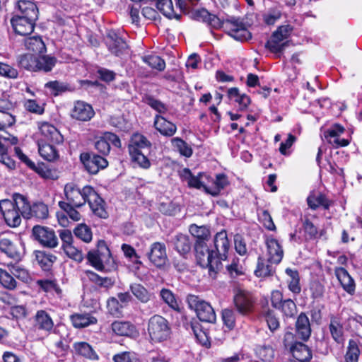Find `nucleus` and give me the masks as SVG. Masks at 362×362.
<instances>
[{"label":"nucleus","mask_w":362,"mask_h":362,"mask_svg":"<svg viewBox=\"0 0 362 362\" xmlns=\"http://www.w3.org/2000/svg\"><path fill=\"white\" fill-rule=\"evenodd\" d=\"M296 333L303 340L307 341L311 334V328L309 319L304 313H301L296 322Z\"/></svg>","instance_id":"c756f323"},{"label":"nucleus","mask_w":362,"mask_h":362,"mask_svg":"<svg viewBox=\"0 0 362 362\" xmlns=\"http://www.w3.org/2000/svg\"><path fill=\"white\" fill-rule=\"evenodd\" d=\"M32 233L35 240L44 247L52 249L59 244L54 230L49 227L37 225L33 228Z\"/></svg>","instance_id":"9b49d317"},{"label":"nucleus","mask_w":362,"mask_h":362,"mask_svg":"<svg viewBox=\"0 0 362 362\" xmlns=\"http://www.w3.org/2000/svg\"><path fill=\"white\" fill-rule=\"evenodd\" d=\"M58 205L60 207V209L65 211L66 214L69 216V217L74 221H78L79 220H81V215L76 210L77 208H80L81 206L69 205L63 202H59Z\"/></svg>","instance_id":"e2e57ef3"},{"label":"nucleus","mask_w":362,"mask_h":362,"mask_svg":"<svg viewBox=\"0 0 362 362\" xmlns=\"http://www.w3.org/2000/svg\"><path fill=\"white\" fill-rule=\"evenodd\" d=\"M233 302L237 310L242 315H247L253 312L256 299L252 293L238 289L233 297Z\"/></svg>","instance_id":"f8f14e48"},{"label":"nucleus","mask_w":362,"mask_h":362,"mask_svg":"<svg viewBox=\"0 0 362 362\" xmlns=\"http://www.w3.org/2000/svg\"><path fill=\"white\" fill-rule=\"evenodd\" d=\"M86 188V186L81 189L74 183H67L65 185L64 189L65 200L60 201L59 202L74 205L75 206H83L86 203V198L84 196Z\"/></svg>","instance_id":"4468645a"},{"label":"nucleus","mask_w":362,"mask_h":362,"mask_svg":"<svg viewBox=\"0 0 362 362\" xmlns=\"http://www.w3.org/2000/svg\"><path fill=\"white\" fill-rule=\"evenodd\" d=\"M113 361L115 362H141L137 354L132 351L116 354L113 357Z\"/></svg>","instance_id":"338daca9"},{"label":"nucleus","mask_w":362,"mask_h":362,"mask_svg":"<svg viewBox=\"0 0 362 362\" xmlns=\"http://www.w3.org/2000/svg\"><path fill=\"white\" fill-rule=\"evenodd\" d=\"M0 284L6 288L13 290L16 288L17 282L13 276L10 273L0 268Z\"/></svg>","instance_id":"4d7b16f0"},{"label":"nucleus","mask_w":362,"mask_h":362,"mask_svg":"<svg viewBox=\"0 0 362 362\" xmlns=\"http://www.w3.org/2000/svg\"><path fill=\"white\" fill-rule=\"evenodd\" d=\"M344 127L335 124L331 128L325 132V137L327 142L334 148L344 147L349 144V141L341 139L339 136L344 132Z\"/></svg>","instance_id":"aec40b11"},{"label":"nucleus","mask_w":362,"mask_h":362,"mask_svg":"<svg viewBox=\"0 0 362 362\" xmlns=\"http://www.w3.org/2000/svg\"><path fill=\"white\" fill-rule=\"evenodd\" d=\"M147 334L152 343H160L170 339L172 329L169 321L160 315L151 316L147 322Z\"/></svg>","instance_id":"7ed1b4c3"},{"label":"nucleus","mask_w":362,"mask_h":362,"mask_svg":"<svg viewBox=\"0 0 362 362\" xmlns=\"http://www.w3.org/2000/svg\"><path fill=\"white\" fill-rule=\"evenodd\" d=\"M84 196L86 198V202L93 213L101 218H107L108 214L105 208V202L96 192L94 188L90 185H86Z\"/></svg>","instance_id":"ddd939ff"},{"label":"nucleus","mask_w":362,"mask_h":362,"mask_svg":"<svg viewBox=\"0 0 362 362\" xmlns=\"http://www.w3.org/2000/svg\"><path fill=\"white\" fill-rule=\"evenodd\" d=\"M13 200L3 199L0 201V211L4 218L10 227L16 228L21 223V217L23 216L22 205L18 204L20 198H23V195L20 194H13Z\"/></svg>","instance_id":"423d86ee"},{"label":"nucleus","mask_w":362,"mask_h":362,"mask_svg":"<svg viewBox=\"0 0 362 362\" xmlns=\"http://www.w3.org/2000/svg\"><path fill=\"white\" fill-rule=\"evenodd\" d=\"M45 88L49 89L51 94L54 96L74 90V88L71 84L60 81H49L45 84Z\"/></svg>","instance_id":"c9c22d12"},{"label":"nucleus","mask_w":362,"mask_h":362,"mask_svg":"<svg viewBox=\"0 0 362 362\" xmlns=\"http://www.w3.org/2000/svg\"><path fill=\"white\" fill-rule=\"evenodd\" d=\"M17 62L18 66L25 70L49 72L55 66L57 59L54 57L47 55L37 57L33 54H25L20 55Z\"/></svg>","instance_id":"20e7f679"},{"label":"nucleus","mask_w":362,"mask_h":362,"mask_svg":"<svg viewBox=\"0 0 362 362\" xmlns=\"http://www.w3.org/2000/svg\"><path fill=\"white\" fill-rule=\"evenodd\" d=\"M33 327L35 330L49 334L54 327V322L46 310H37L33 317Z\"/></svg>","instance_id":"a211bd4d"},{"label":"nucleus","mask_w":362,"mask_h":362,"mask_svg":"<svg viewBox=\"0 0 362 362\" xmlns=\"http://www.w3.org/2000/svg\"><path fill=\"white\" fill-rule=\"evenodd\" d=\"M25 46L28 49L31 50L35 53H41L45 49L43 41L38 36L26 38L25 40Z\"/></svg>","instance_id":"de8ad7c7"},{"label":"nucleus","mask_w":362,"mask_h":362,"mask_svg":"<svg viewBox=\"0 0 362 362\" xmlns=\"http://www.w3.org/2000/svg\"><path fill=\"white\" fill-rule=\"evenodd\" d=\"M307 203L309 207L313 210L317 209L320 206H323L325 209H328L331 204L325 194H320L318 196H315L313 193L310 194L308 197Z\"/></svg>","instance_id":"a19ab883"},{"label":"nucleus","mask_w":362,"mask_h":362,"mask_svg":"<svg viewBox=\"0 0 362 362\" xmlns=\"http://www.w3.org/2000/svg\"><path fill=\"white\" fill-rule=\"evenodd\" d=\"M85 274L87 278L100 288L109 289L115 284V280L110 277H102L94 272L86 270Z\"/></svg>","instance_id":"4c0bfd02"},{"label":"nucleus","mask_w":362,"mask_h":362,"mask_svg":"<svg viewBox=\"0 0 362 362\" xmlns=\"http://www.w3.org/2000/svg\"><path fill=\"white\" fill-rule=\"evenodd\" d=\"M156 8L167 18L180 19V15L175 13L171 0H158Z\"/></svg>","instance_id":"79ce46f5"},{"label":"nucleus","mask_w":362,"mask_h":362,"mask_svg":"<svg viewBox=\"0 0 362 362\" xmlns=\"http://www.w3.org/2000/svg\"><path fill=\"white\" fill-rule=\"evenodd\" d=\"M255 354L263 361H270L274 356V351L269 345H259L255 348Z\"/></svg>","instance_id":"3c124183"},{"label":"nucleus","mask_w":362,"mask_h":362,"mask_svg":"<svg viewBox=\"0 0 362 362\" xmlns=\"http://www.w3.org/2000/svg\"><path fill=\"white\" fill-rule=\"evenodd\" d=\"M279 310L286 317H293L297 312L296 303L291 299L284 300Z\"/></svg>","instance_id":"69168bd1"},{"label":"nucleus","mask_w":362,"mask_h":362,"mask_svg":"<svg viewBox=\"0 0 362 362\" xmlns=\"http://www.w3.org/2000/svg\"><path fill=\"white\" fill-rule=\"evenodd\" d=\"M8 268L13 276L23 282H28L31 279L28 271L18 264H11L8 265Z\"/></svg>","instance_id":"49530a36"},{"label":"nucleus","mask_w":362,"mask_h":362,"mask_svg":"<svg viewBox=\"0 0 362 362\" xmlns=\"http://www.w3.org/2000/svg\"><path fill=\"white\" fill-rule=\"evenodd\" d=\"M35 21L19 16H14L11 20V23L16 33L20 35H28L33 32Z\"/></svg>","instance_id":"b1692460"},{"label":"nucleus","mask_w":362,"mask_h":362,"mask_svg":"<svg viewBox=\"0 0 362 362\" xmlns=\"http://www.w3.org/2000/svg\"><path fill=\"white\" fill-rule=\"evenodd\" d=\"M74 349L76 354L87 358L92 360H97L98 358L97 354L87 342H76L74 344Z\"/></svg>","instance_id":"ea45409f"},{"label":"nucleus","mask_w":362,"mask_h":362,"mask_svg":"<svg viewBox=\"0 0 362 362\" xmlns=\"http://www.w3.org/2000/svg\"><path fill=\"white\" fill-rule=\"evenodd\" d=\"M229 240L226 230H221L216 233L214 238V255L219 261H224L227 259V254L229 249Z\"/></svg>","instance_id":"5701e85b"},{"label":"nucleus","mask_w":362,"mask_h":362,"mask_svg":"<svg viewBox=\"0 0 362 362\" xmlns=\"http://www.w3.org/2000/svg\"><path fill=\"white\" fill-rule=\"evenodd\" d=\"M174 249L183 257H186L192 249V243L189 237L184 234H177L171 240Z\"/></svg>","instance_id":"bb28decb"},{"label":"nucleus","mask_w":362,"mask_h":362,"mask_svg":"<svg viewBox=\"0 0 362 362\" xmlns=\"http://www.w3.org/2000/svg\"><path fill=\"white\" fill-rule=\"evenodd\" d=\"M16 13L15 16H19L30 21H37L39 12L37 6L33 2L20 0L16 4Z\"/></svg>","instance_id":"4be33fe9"},{"label":"nucleus","mask_w":362,"mask_h":362,"mask_svg":"<svg viewBox=\"0 0 362 362\" xmlns=\"http://www.w3.org/2000/svg\"><path fill=\"white\" fill-rule=\"evenodd\" d=\"M41 134L52 142L61 144L64 138L58 129L49 122H43L39 124Z\"/></svg>","instance_id":"c85d7f7f"},{"label":"nucleus","mask_w":362,"mask_h":362,"mask_svg":"<svg viewBox=\"0 0 362 362\" xmlns=\"http://www.w3.org/2000/svg\"><path fill=\"white\" fill-rule=\"evenodd\" d=\"M153 124L156 130L165 136H172L177 131V127L174 123L158 115H156Z\"/></svg>","instance_id":"cd10ccee"},{"label":"nucleus","mask_w":362,"mask_h":362,"mask_svg":"<svg viewBox=\"0 0 362 362\" xmlns=\"http://www.w3.org/2000/svg\"><path fill=\"white\" fill-rule=\"evenodd\" d=\"M111 329L112 332L117 336L135 339L139 335L136 326L129 321L115 320L111 324Z\"/></svg>","instance_id":"412c9836"},{"label":"nucleus","mask_w":362,"mask_h":362,"mask_svg":"<svg viewBox=\"0 0 362 362\" xmlns=\"http://www.w3.org/2000/svg\"><path fill=\"white\" fill-rule=\"evenodd\" d=\"M0 251L8 257L19 261L24 255L23 244L12 234L0 235Z\"/></svg>","instance_id":"6e6552de"},{"label":"nucleus","mask_w":362,"mask_h":362,"mask_svg":"<svg viewBox=\"0 0 362 362\" xmlns=\"http://www.w3.org/2000/svg\"><path fill=\"white\" fill-rule=\"evenodd\" d=\"M144 62L152 69H156L160 71H163L165 68V61L157 55L146 56L144 58Z\"/></svg>","instance_id":"052dcab7"},{"label":"nucleus","mask_w":362,"mask_h":362,"mask_svg":"<svg viewBox=\"0 0 362 362\" xmlns=\"http://www.w3.org/2000/svg\"><path fill=\"white\" fill-rule=\"evenodd\" d=\"M187 302L189 308L195 311L201 321L210 323L216 322L215 311L209 303L192 294L187 296Z\"/></svg>","instance_id":"0eeeda50"},{"label":"nucleus","mask_w":362,"mask_h":362,"mask_svg":"<svg viewBox=\"0 0 362 362\" xmlns=\"http://www.w3.org/2000/svg\"><path fill=\"white\" fill-rule=\"evenodd\" d=\"M181 176L187 182L189 187L196 189L203 188L204 189V186L206 185L200 180L199 177L193 175L189 169H183Z\"/></svg>","instance_id":"09e8293b"},{"label":"nucleus","mask_w":362,"mask_h":362,"mask_svg":"<svg viewBox=\"0 0 362 362\" xmlns=\"http://www.w3.org/2000/svg\"><path fill=\"white\" fill-rule=\"evenodd\" d=\"M360 350L358 343L354 339H350L345 356L346 362H358Z\"/></svg>","instance_id":"5fc2aeb1"},{"label":"nucleus","mask_w":362,"mask_h":362,"mask_svg":"<svg viewBox=\"0 0 362 362\" xmlns=\"http://www.w3.org/2000/svg\"><path fill=\"white\" fill-rule=\"evenodd\" d=\"M189 232L195 238H197L196 242H199V240H203L205 243L209 240L210 237V230L209 229L204 226H198L196 224H192L189 226Z\"/></svg>","instance_id":"a18cd8bd"},{"label":"nucleus","mask_w":362,"mask_h":362,"mask_svg":"<svg viewBox=\"0 0 362 362\" xmlns=\"http://www.w3.org/2000/svg\"><path fill=\"white\" fill-rule=\"evenodd\" d=\"M292 30V27L289 25L279 26L276 30L272 33L270 40L267 42L265 47L273 53H281L288 45V41L284 42H281L290 36Z\"/></svg>","instance_id":"1a4fd4ad"},{"label":"nucleus","mask_w":362,"mask_h":362,"mask_svg":"<svg viewBox=\"0 0 362 362\" xmlns=\"http://www.w3.org/2000/svg\"><path fill=\"white\" fill-rule=\"evenodd\" d=\"M334 274L343 289L350 295H354L356 290V284L354 279L350 276L347 270L343 267H335Z\"/></svg>","instance_id":"393cba45"},{"label":"nucleus","mask_w":362,"mask_h":362,"mask_svg":"<svg viewBox=\"0 0 362 362\" xmlns=\"http://www.w3.org/2000/svg\"><path fill=\"white\" fill-rule=\"evenodd\" d=\"M105 44L109 51L117 57L123 54L128 49L127 42L113 30L107 33Z\"/></svg>","instance_id":"dca6fc26"},{"label":"nucleus","mask_w":362,"mask_h":362,"mask_svg":"<svg viewBox=\"0 0 362 362\" xmlns=\"http://www.w3.org/2000/svg\"><path fill=\"white\" fill-rule=\"evenodd\" d=\"M80 160L90 174H97L108 165L107 160L103 156L94 153H83L80 156Z\"/></svg>","instance_id":"2eb2a0df"},{"label":"nucleus","mask_w":362,"mask_h":362,"mask_svg":"<svg viewBox=\"0 0 362 362\" xmlns=\"http://www.w3.org/2000/svg\"><path fill=\"white\" fill-rule=\"evenodd\" d=\"M18 204L22 205L23 217L25 218H35L37 220H44L48 217V207L43 202H35L30 206L27 199L23 196V198H20Z\"/></svg>","instance_id":"9d476101"},{"label":"nucleus","mask_w":362,"mask_h":362,"mask_svg":"<svg viewBox=\"0 0 362 362\" xmlns=\"http://www.w3.org/2000/svg\"><path fill=\"white\" fill-rule=\"evenodd\" d=\"M142 101L159 113H165L168 110V108L164 103L156 99L152 95H145L142 98Z\"/></svg>","instance_id":"13d9d810"},{"label":"nucleus","mask_w":362,"mask_h":362,"mask_svg":"<svg viewBox=\"0 0 362 362\" xmlns=\"http://www.w3.org/2000/svg\"><path fill=\"white\" fill-rule=\"evenodd\" d=\"M290 353L298 361L309 362L312 358V353L308 346L302 342H295L291 346Z\"/></svg>","instance_id":"2f4dec72"},{"label":"nucleus","mask_w":362,"mask_h":362,"mask_svg":"<svg viewBox=\"0 0 362 362\" xmlns=\"http://www.w3.org/2000/svg\"><path fill=\"white\" fill-rule=\"evenodd\" d=\"M35 255L38 264L45 272L50 271L57 259L54 254L45 250H37L35 252Z\"/></svg>","instance_id":"7c9ffc66"},{"label":"nucleus","mask_w":362,"mask_h":362,"mask_svg":"<svg viewBox=\"0 0 362 362\" xmlns=\"http://www.w3.org/2000/svg\"><path fill=\"white\" fill-rule=\"evenodd\" d=\"M87 259L90 264L98 271L110 272L117 268L110 249L103 240L98 242L95 250L88 252Z\"/></svg>","instance_id":"f03ea898"},{"label":"nucleus","mask_w":362,"mask_h":362,"mask_svg":"<svg viewBox=\"0 0 362 362\" xmlns=\"http://www.w3.org/2000/svg\"><path fill=\"white\" fill-rule=\"evenodd\" d=\"M329 331L332 338L337 341L342 340L343 328L341 325L334 318L332 319L329 324Z\"/></svg>","instance_id":"0e129e2a"},{"label":"nucleus","mask_w":362,"mask_h":362,"mask_svg":"<svg viewBox=\"0 0 362 362\" xmlns=\"http://www.w3.org/2000/svg\"><path fill=\"white\" fill-rule=\"evenodd\" d=\"M303 228L306 240L316 239L318 237L317 228L309 220L305 219L303 223Z\"/></svg>","instance_id":"680f3d73"},{"label":"nucleus","mask_w":362,"mask_h":362,"mask_svg":"<svg viewBox=\"0 0 362 362\" xmlns=\"http://www.w3.org/2000/svg\"><path fill=\"white\" fill-rule=\"evenodd\" d=\"M228 185L227 177L224 174H218L211 187L204 186L206 193L216 197Z\"/></svg>","instance_id":"e433bc0d"},{"label":"nucleus","mask_w":362,"mask_h":362,"mask_svg":"<svg viewBox=\"0 0 362 362\" xmlns=\"http://www.w3.org/2000/svg\"><path fill=\"white\" fill-rule=\"evenodd\" d=\"M70 319L76 328H83L97 322V319L89 313L74 314L70 316Z\"/></svg>","instance_id":"58836bf2"},{"label":"nucleus","mask_w":362,"mask_h":362,"mask_svg":"<svg viewBox=\"0 0 362 362\" xmlns=\"http://www.w3.org/2000/svg\"><path fill=\"white\" fill-rule=\"evenodd\" d=\"M268 252V262L272 264H279L284 256V251L279 242L274 238H268L266 240Z\"/></svg>","instance_id":"a878e982"},{"label":"nucleus","mask_w":362,"mask_h":362,"mask_svg":"<svg viewBox=\"0 0 362 362\" xmlns=\"http://www.w3.org/2000/svg\"><path fill=\"white\" fill-rule=\"evenodd\" d=\"M211 28L223 30L232 37L239 41H246L252 37L250 32L247 30L243 20L234 16L221 21L216 15L210 13L206 23Z\"/></svg>","instance_id":"f257e3e1"},{"label":"nucleus","mask_w":362,"mask_h":362,"mask_svg":"<svg viewBox=\"0 0 362 362\" xmlns=\"http://www.w3.org/2000/svg\"><path fill=\"white\" fill-rule=\"evenodd\" d=\"M149 260L158 268L163 267L168 262V255L165 244L160 242L153 243L148 253Z\"/></svg>","instance_id":"f3484780"},{"label":"nucleus","mask_w":362,"mask_h":362,"mask_svg":"<svg viewBox=\"0 0 362 362\" xmlns=\"http://www.w3.org/2000/svg\"><path fill=\"white\" fill-rule=\"evenodd\" d=\"M122 305L119 304L117 298H110L107 301V309L108 313L114 317H119L122 315Z\"/></svg>","instance_id":"bf43d9fd"},{"label":"nucleus","mask_w":362,"mask_h":362,"mask_svg":"<svg viewBox=\"0 0 362 362\" xmlns=\"http://www.w3.org/2000/svg\"><path fill=\"white\" fill-rule=\"evenodd\" d=\"M274 271L272 265L265 263L264 260L259 257L258 258L257 269L255 274L258 277H266L273 275Z\"/></svg>","instance_id":"864d4df0"},{"label":"nucleus","mask_w":362,"mask_h":362,"mask_svg":"<svg viewBox=\"0 0 362 362\" xmlns=\"http://www.w3.org/2000/svg\"><path fill=\"white\" fill-rule=\"evenodd\" d=\"M38 151L40 155L48 161H54L59 157L55 147L47 143L39 144Z\"/></svg>","instance_id":"37998d69"},{"label":"nucleus","mask_w":362,"mask_h":362,"mask_svg":"<svg viewBox=\"0 0 362 362\" xmlns=\"http://www.w3.org/2000/svg\"><path fill=\"white\" fill-rule=\"evenodd\" d=\"M130 291L132 294L143 303H148L152 296L148 290L140 284H132L130 285Z\"/></svg>","instance_id":"c03bdc74"},{"label":"nucleus","mask_w":362,"mask_h":362,"mask_svg":"<svg viewBox=\"0 0 362 362\" xmlns=\"http://www.w3.org/2000/svg\"><path fill=\"white\" fill-rule=\"evenodd\" d=\"M238 262V259L234 258L231 263L226 267L228 274L232 278H236L244 274L243 267L239 264Z\"/></svg>","instance_id":"774afa93"},{"label":"nucleus","mask_w":362,"mask_h":362,"mask_svg":"<svg viewBox=\"0 0 362 362\" xmlns=\"http://www.w3.org/2000/svg\"><path fill=\"white\" fill-rule=\"evenodd\" d=\"M194 250L198 264L203 268H208L210 275L212 272L216 274L223 268V264L214 255V250H209L204 241L195 242Z\"/></svg>","instance_id":"39448f33"},{"label":"nucleus","mask_w":362,"mask_h":362,"mask_svg":"<svg viewBox=\"0 0 362 362\" xmlns=\"http://www.w3.org/2000/svg\"><path fill=\"white\" fill-rule=\"evenodd\" d=\"M160 296L168 305L174 310H180L179 304L174 293L169 289L162 288L160 291Z\"/></svg>","instance_id":"8fccbe9b"},{"label":"nucleus","mask_w":362,"mask_h":362,"mask_svg":"<svg viewBox=\"0 0 362 362\" xmlns=\"http://www.w3.org/2000/svg\"><path fill=\"white\" fill-rule=\"evenodd\" d=\"M151 146V143L147 139L146 136L139 134L135 133L132 136L128 146L129 152H140L144 148H149Z\"/></svg>","instance_id":"72a5a7b5"},{"label":"nucleus","mask_w":362,"mask_h":362,"mask_svg":"<svg viewBox=\"0 0 362 362\" xmlns=\"http://www.w3.org/2000/svg\"><path fill=\"white\" fill-rule=\"evenodd\" d=\"M227 95L239 105V110L243 111L247 108L251 100L245 93H240L238 88H230L227 90Z\"/></svg>","instance_id":"473e14b6"},{"label":"nucleus","mask_w":362,"mask_h":362,"mask_svg":"<svg viewBox=\"0 0 362 362\" xmlns=\"http://www.w3.org/2000/svg\"><path fill=\"white\" fill-rule=\"evenodd\" d=\"M172 145L175 148L181 155L185 157H190L192 155L193 151L192 148L182 139L175 137L171 139Z\"/></svg>","instance_id":"603ef678"},{"label":"nucleus","mask_w":362,"mask_h":362,"mask_svg":"<svg viewBox=\"0 0 362 362\" xmlns=\"http://www.w3.org/2000/svg\"><path fill=\"white\" fill-rule=\"evenodd\" d=\"M74 235L85 243H89L92 240L91 229L84 223L78 225L74 230Z\"/></svg>","instance_id":"6e6d98bb"},{"label":"nucleus","mask_w":362,"mask_h":362,"mask_svg":"<svg viewBox=\"0 0 362 362\" xmlns=\"http://www.w3.org/2000/svg\"><path fill=\"white\" fill-rule=\"evenodd\" d=\"M11 107V103L5 100H0V130L15 123V117L6 111L10 110Z\"/></svg>","instance_id":"f704fd0d"},{"label":"nucleus","mask_w":362,"mask_h":362,"mask_svg":"<svg viewBox=\"0 0 362 362\" xmlns=\"http://www.w3.org/2000/svg\"><path fill=\"white\" fill-rule=\"evenodd\" d=\"M95 115L93 108L88 103L78 100L74 103L71 111V117L78 121L87 122Z\"/></svg>","instance_id":"6ab92c4d"}]
</instances>
